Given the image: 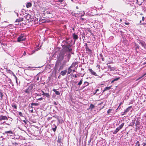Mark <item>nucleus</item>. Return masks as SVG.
Masks as SVG:
<instances>
[{"instance_id":"2f4dec72","label":"nucleus","mask_w":146,"mask_h":146,"mask_svg":"<svg viewBox=\"0 0 146 146\" xmlns=\"http://www.w3.org/2000/svg\"><path fill=\"white\" fill-rule=\"evenodd\" d=\"M12 106L15 109H17V106L16 104H13L12 105Z\"/></svg>"},{"instance_id":"f704fd0d","label":"nucleus","mask_w":146,"mask_h":146,"mask_svg":"<svg viewBox=\"0 0 146 146\" xmlns=\"http://www.w3.org/2000/svg\"><path fill=\"white\" fill-rule=\"evenodd\" d=\"M0 96L1 97V98L2 99L3 96V94L1 91H0Z\"/></svg>"},{"instance_id":"e2e57ef3","label":"nucleus","mask_w":146,"mask_h":146,"mask_svg":"<svg viewBox=\"0 0 146 146\" xmlns=\"http://www.w3.org/2000/svg\"><path fill=\"white\" fill-rule=\"evenodd\" d=\"M86 47H88L87 45V44L86 43L85 44Z\"/></svg>"},{"instance_id":"3c124183","label":"nucleus","mask_w":146,"mask_h":146,"mask_svg":"<svg viewBox=\"0 0 146 146\" xmlns=\"http://www.w3.org/2000/svg\"><path fill=\"white\" fill-rule=\"evenodd\" d=\"M125 24L126 25H129V23L128 22V23L125 22Z\"/></svg>"},{"instance_id":"423d86ee","label":"nucleus","mask_w":146,"mask_h":146,"mask_svg":"<svg viewBox=\"0 0 146 146\" xmlns=\"http://www.w3.org/2000/svg\"><path fill=\"white\" fill-rule=\"evenodd\" d=\"M32 89L33 87L32 86H29L27 89L24 90V92L27 94H29L31 92Z\"/></svg>"},{"instance_id":"cd10ccee","label":"nucleus","mask_w":146,"mask_h":146,"mask_svg":"<svg viewBox=\"0 0 146 146\" xmlns=\"http://www.w3.org/2000/svg\"><path fill=\"white\" fill-rule=\"evenodd\" d=\"M39 105L38 103H31V105H35V106H37Z\"/></svg>"},{"instance_id":"79ce46f5","label":"nucleus","mask_w":146,"mask_h":146,"mask_svg":"<svg viewBox=\"0 0 146 146\" xmlns=\"http://www.w3.org/2000/svg\"><path fill=\"white\" fill-rule=\"evenodd\" d=\"M136 125H139V121H136L135 123Z\"/></svg>"},{"instance_id":"393cba45","label":"nucleus","mask_w":146,"mask_h":146,"mask_svg":"<svg viewBox=\"0 0 146 146\" xmlns=\"http://www.w3.org/2000/svg\"><path fill=\"white\" fill-rule=\"evenodd\" d=\"M111 86H110L107 87H106L105 88V90H110L111 89Z\"/></svg>"},{"instance_id":"052dcab7","label":"nucleus","mask_w":146,"mask_h":146,"mask_svg":"<svg viewBox=\"0 0 146 146\" xmlns=\"http://www.w3.org/2000/svg\"><path fill=\"white\" fill-rule=\"evenodd\" d=\"M80 20L82 21H83L84 20V19L82 18H81Z\"/></svg>"},{"instance_id":"c85d7f7f","label":"nucleus","mask_w":146,"mask_h":146,"mask_svg":"<svg viewBox=\"0 0 146 146\" xmlns=\"http://www.w3.org/2000/svg\"><path fill=\"white\" fill-rule=\"evenodd\" d=\"M100 56L101 57V59H102V60L103 61H104V58L103 57V55L102 54H100Z\"/></svg>"},{"instance_id":"c756f323","label":"nucleus","mask_w":146,"mask_h":146,"mask_svg":"<svg viewBox=\"0 0 146 146\" xmlns=\"http://www.w3.org/2000/svg\"><path fill=\"white\" fill-rule=\"evenodd\" d=\"M135 146H140V143L139 141H137L136 143V144Z\"/></svg>"},{"instance_id":"e433bc0d","label":"nucleus","mask_w":146,"mask_h":146,"mask_svg":"<svg viewBox=\"0 0 146 146\" xmlns=\"http://www.w3.org/2000/svg\"><path fill=\"white\" fill-rule=\"evenodd\" d=\"M56 2H57L62 3L63 2L64 0H56Z\"/></svg>"},{"instance_id":"49530a36","label":"nucleus","mask_w":146,"mask_h":146,"mask_svg":"<svg viewBox=\"0 0 146 146\" xmlns=\"http://www.w3.org/2000/svg\"><path fill=\"white\" fill-rule=\"evenodd\" d=\"M37 100H43V98L41 97L40 98L38 99Z\"/></svg>"},{"instance_id":"6e6552de","label":"nucleus","mask_w":146,"mask_h":146,"mask_svg":"<svg viewBox=\"0 0 146 146\" xmlns=\"http://www.w3.org/2000/svg\"><path fill=\"white\" fill-rule=\"evenodd\" d=\"M139 43L140 44H141V46L144 48H145L146 44H145V42L142 40L139 41Z\"/></svg>"},{"instance_id":"f257e3e1","label":"nucleus","mask_w":146,"mask_h":146,"mask_svg":"<svg viewBox=\"0 0 146 146\" xmlns=\"http://www.w3.org/2000/svg\"><path fill=\"white\" fill-rule=\"evenodd\" d=\"M26 39L25 36L24 34H21L20 36L18 37L17 41L18 42H20L25 40Z\"/></svg>"},{"instance_id":"69168bd1","label":"nucleus","mask_w":146,"mask_h":146,"mask_svg":"<svg viewBox=\"0 0 146 146\" xmlns=\"http://www.w3.org/2000/svg\"><path fill=\"white\" fill-rule=\"evenodd\" d=\"M15 78L16 79V80H17V77L16 76H15Z\"/></svg>"},{"instance_id":"5701e85b","label":"nucleus","mask_w":146,"mask_h":146,"mask_svg":"<svg viewBox=\"0 0 146 146\" xmlns=\"http://www.w3.org/2000/svg\"><path fill=\"white\" fill-rule=\"evenodd\" d=\"M94 107L95 106L93 104H91L90 106L89 109L92 110L94 108Z\"/></svg>"},{"instance_id":"2eb2a0df","label":"nucleus","mask_w":146,"mask_h":146,"mask_svg":"<svg viewBox=\"0 0 146 146\" xmlns=\"http://www.w3.org/2000/svg\"><path fill=\"white\" fill-rule=\"evenodd\" d=\"M52 126L54 127H52V129L53 131L55 132L56 131L57 129V126H56L55 125H53Z\"/></svg>"},{"instance_id":"39448f33","label":"nucleus","mask_w":146,"mask_h":146,"mask_svg":"<svg viewBox=\"0 0 146 146\" xmlns=\"http://www.w3.org/2000/svg\"><path fill=\"white\" fill-rule=\"evenodd\" d=\"M8 118L6 116L1 115L0 116V122H1L2 120H8Z\"/></svg>"},{"instance_id":"338daca9","label":"nucleus","mask_w":146,"mask_h":146,"mask_svg":"<svg viewBox=\"0 0 146 146\" xmlns=\"http://www.w3.org/2000/svg\"><path fill=\"white\" fill-rule=\"evenodd\" d=\"M15 78L16 79V80H17V77L16 76H15Z\"/></svg>"},{"instance_id":"0e129e2a","label":"nucleus","mask_w":146,"mask_h":146,"mask_svg":"<svg viewBox=\"0 0 146 146\" xmlns=\"http://www.w3.org/2000/svg\"><path fill=\"white\" fill-rule=\"evenodd\" d=\"M72 71H73V72H75V69L73 70H72Z\"/></svg>"},{"instance_id":"4c0bfd02","label":"nucleus","mask_w":146,"mask_h":146,"mask_svg":"<svg viewBox=\"0 0 146 146\" xmlns=\"http://www.w3.org/2000/svg\"><path fill=\"white\" fill-rule=\"evenodd\" d=\"M19 114L20 115V116L22 117L23 116V115L22 113L21 112H19Z\"/></svg>"},{"instance_id":"37998d69","label":"nucleus","mask_w":146,"mask_h":146,"mask_svg":"<svg viewBox=\"0 0 146 146\" xmlns=\"http://www.w3.org/2000/svg\"><path fill=\"white\" fill-rule=\"evenodd\" d=\"M108 68L110 69V70H112V68L111 67V66L110 65H108Z\"/></svg>"},{"instance_id":"c03bdc74","label":"nucleus","mask_w":146,"mask_h":146,"mask_svg":"<svg viewBox=\"0 0 146 146\" xmlns=\"http://www.w3.org/2000/svg\"><path fill=\"white\" fill-rule=\"evenodd\" d=\"M41 92L42 93V95H43V96H44L45 94H46L42 90H41Z\"/></svg>"},{"instance_id":"6e6d98bb","label":"nucleus","mask_w":146,"mask_h":146,"mask_svg":"<svg viewBox=\"0 0 146 146\" xmlns=\"http://www.w3.org/2000/svg\"><path fill=\"white\" fill-rule=\"evenodd\" d=\"M26 54L25 51L24 52L23 54V55L25 56L26 55Z\"/></svg>"},{"instance_id":"ddd939ff","label":"nucleus","mask_w":146,"mask_h":146,"mask_svg":"<svg viewBox=\"0 0 146 146\" xmlns=\"http://www.w3.org/2000/svg\"><path fill=\"white\" fill-rule=\"evenodd\" d=\"M67 72V71L66 70L62 71H61L60 74L62 76H64L66 74Z\"/></svg>"},{"instance_id":"9d476101","label":"nucleus","mask_w":146,"mask_h":146,"mask_svg":"<svg viewBox=\"0 0 146 146\" xmlns=\"http://www.w3.org/2000/svg\"><path fill=\"white\" fill-rule=\"evenodd\" d=\"M73 67L70 66L68 68L67 74H70L72 71V68Z\"/></svg>"},{"instance_id":"72a5a7b5","label":"nucleus","mask_w":146,"mask_h":146,"mask_svg":"<svg viewBox=\"0 0 146 146\" xmlns=\"http://www.w3.org/2000/svg\"><path fill=\"white\" fill-rule=\"evenodd\" d=\"M44 96H46V97H47L48 98H49L50 97V95H49V93H46L45 95H44Z\"/></svg>"},{"instance_id":"bf43d9fd","label":"nucleus","mask_w":146,"mask_h":146,"mask_svg":"<svg viewBox=\"0 0 146 146\" xmlns=\"http://www.w3.org/2000/svg\"><path fill=\"white\" fill-rule=\"evenodd\" d=\"M125 114H126V113H124V111L123 112V113H122V114H121V115H124Z\"/></svg>"},{"instance_id":"1a4fd4ad","label":"nucleus","mask_w":146,"mask_h":146,"mask_svg":"<svg viewBox=\"0 0 146 146\" xmlns=\"http://www.w3.org/2000/svg\"><path fill=\"white\" fill-rule=\"evenodd\" d=\"M70 54H69L68 56V60L66 61L64 60V61H63V63H62V65H64V66L66 64V63L67 62L69 61V60L70 59Z\"/></svg>"},{"instance_id":"f3484780","label":"nucleus","mask_w":146,"mask_h":146,"mask_svg":"<svg viewBox=\"0 0 146 146\" xmlns=\"http://www.w3.org/2000/svg\"><path fill=\"white\" fill-rule=\"evenodd\" d=\"M78 37L77 35L75 34H73V38L74 39L76 40L78 39Z\"/></svg>"},{"instance_id":"a19ab883","label":"nucleus","mask_w":146,"mask_h":146,"mask_svg":"<svg viewBox=\"0 0 146 146\" xmlns=\"http://www.w3.org/2000/svg\"><path fill=\"white\" fill-rule=\"evenodd\" d=\"M134 123L135 122L134 121L133 122H132V123H131V125H129L131 126H133L134 125Z\"/></svg>"},{"instance_id":"7c9ffc66","label":"nucleus","mask_w":146,"mask_h":146,"mask_svg":"<svg viewBox=\"0 0 146 146\" xmlns=\"http://www.w3.org/2000/svg\"><path fill=\"white\" fill-rule=\"evenodd\" d=\"M64 65H62V64L60 66V68H59V70H62L63 69V67H64Z\"/></svg>"},{"instance_id":"aec40b11","label":"nucleus","mask_w":146,"mask_h":146,"mask_svg":"<svg viewBox=\"0 0 146 146\" xmlns=\"http://www.w3.org/2000/svg\"><path fill=\"white\" fill-rule=\"evenodd\" d=\"M85 48H86V51H88L89 52H90V53H92V50H90V49L88 47H86Z\"/></svg>"},{"instance_id":"f8f14e48","label":"nucleus","mask_w":146,"mask_h":146,"mask_svg":"<svg viewBox=\"0 0 146 146\" xmlns=\"http://www.w3.org/2000/svg\"><path fill=\"white\" fill-rule=\"evenodd\" d=\"M58 139L57 141V142L58 143H61L63 139L62 137L60 136L59 135L58 137Z\"/></svg>"},{"instance_id":"ea45409f","label":"nucleus","mask_w":146,"mask_h":146,"mask_svg":"<svg viewBox=\"0 0 146 146\" xmlns=\"http://www.w3.org/2000/svg\"><path fill=\"white\" fill-rule=\"evenodd\" d=\"M81 74H82L81 73H79L78 74H77L78 76V77H79V76H81L83 77V76H84V74H83L82 76H81Z\"/></svg>"},{"instance_id":"8fccbe9b","label":"nucleus","mask_w":146,"mask_h":146,"mask_svg":"<svg viewBox=\"0 0 146 146\" xmlns=\"http://www.w3.org/2000/svg\"><path fill=\"white\" fill-rule=\"evenodd\" d=\"M52 118V117H49L48 118L47 120L49 121Z\"/></svg>"},{"instance_id":"b1692460","label":"nucleus","mask_w":146,"mask_h":146,"mask_svg":"<svg viewBox=\"0 0 146 146\" xmlns=\"http://www.w3.org/2000/svg\"><path fill=\"white\" fill-rule=\"evenodd\" d=\"M83 82V79L82 78L80 82H78V85L80 86L81 85L82 83Z\"/></svg>"},{"instance_id":"dca6fc26","label":"nucleus","mask_w":146,"mask_h":146,"mask_svg":"<svg viewBox=\"0 0 146 146\" xmlns=\"http://www.w3.org/2000/svg\"><path fill=\"white\" fill-rule=\"evenodd\" d=\"M53 91L55 93V94L57 95H60V92L57 90H56L55 89H54L53 90Z\"/></svg>"},{"instance_id":"09e8293b","label":"nucleus","mask_w":146,"mask_h":146,"mask_svg":"<svg viewBox=\"0 0 146 146\" xmlns=\"http://www.w3.org/2000/svg\"><path fill=\"white\" fill-rule=\"evenodd\" d=\"M99 91V89H97L96 90V92L94 93V94H96V93H97V92L98 91Z\"/></svg>"},{"instance_id":"473e14b6","label":"nucleus","mask_w":146,"mask_h":146,"mask_svg":"<svg viewBox=\"0 0 146 146\" xmlns=\"http://www.w3.org/2000/svg\"><path fill=\"white\" fill-rule=\"evenodd\" d=\"M112 110V109H109L107 111V113L108 114L110 113L111 112V111Z\"/></svg>"},{"instance_id":"58836bf2","label":"nucleus","mask_w":146,"mask_h":146,"mask_svg":"<svg viewBox=\"0 0 146 146\" xmlns=\"http://www.w3.org/2000/svg\"><path fill=\"white\" fill-rule=\"evenodd\" d=\"M120 78L119 77L118 78H115L113 79V81H116L118 80Z\"/></svg>"},{"instance_id":"bb28decb","label":"nucleus","mask_w":146,"mask_h":146,"mask_svg":"<svg viewBox=\"0 0 146 146\" xmlns=\"http://www.w3.org/2000/svg\"><path fill=\"white\" fill-rule=\"evenodd\" d=\"M7 72L11 74L13 73V72L10 70H7Z\"/></svg>"},{"instance_id":"a211bd4d","label":"nucleus","mask_w":146,"mask_h":146,"mask_svg":"<svg viewBox=\"0 0 146 146\" xmlns=\"http://www.w3.org/2000/svg\"><path fill=\"white\" fill-rule=\"evenodd\" d=\"M23 20V18H19L17 19L15 22H19L22 21Z\"/></svg>"},{"instance_id":"774afa93","label":"nucleus","mask_w":146,"mask_h":146,"mask_svg":"<svg viewBox=\"0 0 146 146\" xmlns=\"http://www.w3.org/2000/svg\"><path fill=\"white\" fill-rule=\"evenodd\" d=\"M97 66L98 67V68H100V66H98V65H97Z\"/></svg>"},{"instance_id":"a18cd8bd","label":"nucleus","mask_w":146,"mask_h":146,"mask_svg":"<svg viewBox=\"0 0 146 146\" xmlns=\"http://www.w3.org/2000/svg\"><path fill=\"white\" fill-rule=\"evenodd\" d=\"M142 145H143V146H146V143H143Z\"/></svg>"},{"instance_id":"0eeeda50","label":"nucleus","mask_w":146,"mask_h":146,"mask_svg":"<svg viewBox=\"0 0 146 146\" xmlns=\"http://www.w3.org/2000/svg\"><path fill=\"white\" fill-rule=\"evenodd\" d=\"M88 70L92 75L96 76H98L97 74L91 68H89Z\"/></svg>"},{"instance_id":"9b49d317","label":"nucleus","mask_w":146,"mask_h":146,"mask_svg":"<svg viewBox=\"0 0 146 146\" xmlns=\"http://www.w3.org/2000/svg\"><path fill=\"white\" fill-rule=\"evenodd\" d=\"M132 108V106H130L126 108V110L124 111V113H127Z\"/></svg>"},{"instance_id":"4be33fe9","label":"nucleus","mask_w":146,"mask_h":146,"mask_svg":"<svg viewBox=\"0 0 146 146\" xmlns=\"http://www.w3.org/2000/svg\"><path fill=\"white\" fill-rule=\"evenodd\" d=\"M5 133H6V134L9 133V134H13V131H5Z\"/></svg>"},{"instance_id":"412c9836","label":"nucleus","mask_w":146,"mask_h":146,"mask_svg":"<svg viewBox=\"0 0 146 146\" xmlns=\"http://www.w3.org/2000/svg\"><path fill=\"white\" fill-rule=\"evenodd\" d=\"M78 64V62H73L71 66H72L73 67H75L76 65Z\"/></svg>"},{"instance_id":"4d7b16f0","label":"nucleus","mask_w":146,"mask_h":146,"mask_svg":"<svg viewBox=\"0 0 146 146\" xmlns=\"http://www.w3.org/2000/svg\"><path fill=\"white\" fill-rule=\"evenodd\" d=\"M30 111H31V113H33V109H32V110H30Z\"/></svg>"},{"instance_id":"603ef678","label":"nucleus","mask_w":146,"mask_h":146,"mask_svg":"<svg viewBox=\"0 0 146 146\" xmlns=\"http://www.w3.org/2000/svg\"><path fill=\"white\" fill-rule=\"evenodd\" d=\"M142 20L143 21H144V19H145V18L144 17H142Z\"/></svg>"},{"instance_id":"680f3d73","label":"nucleus","mask_w":146,"mask_h":146,"mask_svg":"<svg viewBox=\"0 0 146 146\" xmlns=\"http://www.w3.org/2000/svg\"><path fill=\"white\" fill-rule=\"evenodd\" d=\"M12 74H13V75L15 77V76H16L15 75V74H14L13 73H13H12Z\"/></svg>"},{"instance_id":"864d4df0","label":"nucleus","mask_w":146,"mask_h":146,"mask_svg":"<svg viewBox=\"0 0 146 146\" xmlns=\"http://www.w3.org/2000/svg\"><path fill=\"white\" fill-rule=\"evenodd\" d=\"M122 104V102H121V103H120V104H119V106L118 107V108H117V109H118L119 108V107L120 106V105H121Z\"/></svg>"},{"instance_id":"13d9d810","label":"nucleus","mask_w":146,"mask_h":146,"mask_svg":"<svg viewBox=\"0 0 146 146\" xmlns=\"http://www.w3.org/2000/svg\"><path fill=\"white\" fill-rule=\"evenodd\" d=\"M62 56V59L64 58V56L63 55H62V56Z\"/></svg>"},{"instance_id":"de8ad7c7","label":"nucleus","mask_w":146,"mask_h":146,"mask_svg":"<svg viewBox=\"0 0 146 146\" xmlns=\"http://www.w3.org/2000/svg\"><path fill=\"white\" fill-rule=\"evenodd\" d=\"M73 77H74V78H77V77H78L77 76V75H76H76H73Z\"/></svg>"},{"instance_id":"f03ea898","label":"nucleus","mask_w":146,"mask_h":146,"mask_svg":"<svg viewBox=\"0 0 146 146\" xmlns=\"http://www.w3.org/2000/svg\"><path fill=\"white\" fill-rule=\"evenodd\" d=\"M124 123H121L119 127H117L116 129L113 132V134H116L117 132L119 131L123 127V126L124 125Z\"/></svg>"},{"instance_id":"20e7f679","label":"nucleus","mask_w":146,"mask_h":146,"mask_svg":"<svg viewBox=\"0 0 146 146\" xmlns=\"http://www.w3.org/2000/svg\"><path fill=\"white\" fill-rule=\"evenodd\" d=\"M25 19L26 20H27L28 22H30L32 21V18L31 16V15L28 14L26 15L25 16Z\"/></svg>"},{"instance_id":"c9c22d12","label":"nucleus","mask_w":146,"mask_h":146,"mask_svg":"<svg viewBox=\"0 0 146 146\" xmlns=\"http://www.w3.org/2000/svg\"><path fill=\"white\" fill-rule=\"evenodd\" d=\"M145 75H146V73L145 74H143L142 76L141 77H139L137 80H138L139 79H141L143 77V76H144Z\"/></svg>"},{"instance_id":"4468645a","label":"nucleus","mask_w":146,"mask_h":146,"mask_svg":"<svg viewBox=\"0 0 146 146\" xmlns=\"http://www.w3.org/2000/svg\"><path fill=\"white\" fill-rule=\"evenodd\" d=\"M89 83L88 82H87L85 81L84 82V86H83V88H84L86 86H88L89 85Z\"/></svg>"},{"instance_id":"6ab92c4d","label":"nucleus","mask_w":146,"mask_h":146,"mask_svg":"<svg viewBox=\"0 0 146 146\" xmlns=\"http://www.w3.org/2000/svg\"><path fill=\"white\" fill-rule=\"evenodd\" d=\"M32 6V4L31 3H28L26 5V7L27 8H28Z\"/></svg>"},{"instance_id":"a878e982","label":"nucleus","mask_w":146,"mask_h":146,"mask_svg":"<svg viewBox=\"0 0 146 146\" xmlns=\"http://www.w3.org/2000/svg\"><path fill=\"white\" fill-rule=\"evenodd\" d=\"M61 62V61H60V60H58V59L56 61V65H58L60 62Z\"/></svg>"},{"instance_id":"7ed1b4c3","label":"nucleus","mask_w":146,"mask_h":146,"mask_svg":"<svg viewBox=\"0 0 146 146\" xmlns=\"http://www.w3.org/2000/svg\"><path fill=\"white\" fill-rule=\"evenodd\" d=\"M71 45L70 44L67 45H66L64 48L66 52L68 51L71 52L72 50V49L71 48Z\"/></svg>"},{"instance_id":"5fc2aeb1","label":"nucleus","mask_w":146,"mask_h":146,"mask_svg":"<svg viewBox=\"0 0 146 146\" xmlns=\"http://www.w3.org/2000/svg\"><path fill=\"white\" fill-rule=\"evenodd\" d=\"M53 103L55 105H57V104L56 103V102H53Z\"/></svg>"}]
</instances>
